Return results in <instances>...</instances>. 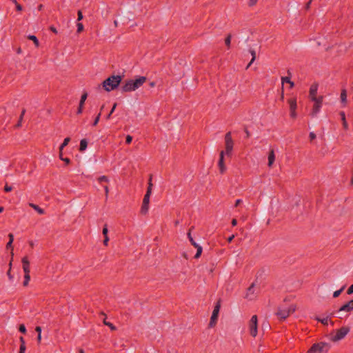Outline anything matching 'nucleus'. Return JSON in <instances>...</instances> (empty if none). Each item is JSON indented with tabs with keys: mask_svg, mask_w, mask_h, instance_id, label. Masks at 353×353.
Returning a JSON list of instances; mask_svg holds the SVG:
<instances>
[{
	"mask_svg": "<svg viewBox=\"0 0 353 353\" xmlns=\"http://www.w3.org/2000/svg\"><path fill=\"white\" fill-rule=\"evenodd\" d=\"M147 81V78L145 77L141 76L139 77L136 79H129L125 81L123 85L121 87V90L123 92H129L136 90L137 89L141 87L144 83Z\"/></svg>",
	"mask_w": 353,
	"mask_h": 353,
	"instance_id": "nucleus-1",
	"label": "nucleus"
},
{
	"mask_svg": "<svg viewBox=\"0 0 353 353\" xmlns=\"http://www.w3.org/2000/svg\"><path fill=\"white\" fill-rule=\"evenodd\" d=\"M121 81L122 77L121 75H112L103 81V87L106 91L110 92L115 90Z\"/></svg>",
	"mask_w": 353,
	"mask_h": 353,
	"instance_id": "nucleus-2",
	"label": "nucleus"
},
{
	"mask_svg": "<svg viewBox=\"0 0 353 353\" xmlns=\"http://www.w3.org/2000/svg\"><path fill=\"white\" fill-rule=\"evenodd\" d=\"M152 175L150 174L148 179V185L145 194L144 195L142 205L141 208V213L145 214L149 209L150 197L152 194L153 184L152 183Z\"/></svg>",
	"mask_w": 353,
	"mask_h": 353,
	"instance_id": "nucleus-3",
	"label": "nucleus"
},
{
	"mask_svg": "<svg viewBox=\"0 0 353 353\" xmlns=\"http://www.w3.org/2000/svg\"><path fill=\"white\" fill-rule=\"evenodd\" d=\"M22 268L24 272V281L23 282V285L26 287L28 285L29 281L30 280V261L28 260V256H24L21 259Z\"/></svg>",
	"mask_w": 353,
	"mask_h": 353,
	"instance_id": "nucleus-4",
	"label": "nucleus"
},
{
	"mask_svg": "<svg viewBox=\"0 0 353 353\" xmlns=\"http://www.w3.org/2000/svg\"><path fill=\"white\" fill-rule=\"evenodd\" d=\"M234 148V141L232 138L231 132H228L225 134V154L228 157H231L232 154V150Z\"/></svg>",
	"mask_w": 353,
	"mask_h": 353,
	"instance_id": "nucleus-5",
	"label": "nucleus"
},
{
	"mask_svg": "<svg viewBox=\"0 0 353 353\" xmlns=\"http://www.w3.org/2000/svg\"><path fill=\"white\" fill-rule=\"evenodd\" d=\"M294 311L295 307L293 305H291L287 308L279 307L276 313V315L279 319L285 320L290 316V314L293 313Z\"/></svg>",
	"mask_w": 353,
	"mask_h": 353,
	"instance_id": "nucleus-6",
	"label": "nucleus"
},
{
	"mask_svg": "<svg viewBox=\"0 0 353 353\" xmlns=\"http://www.w3.org/2000/svg\"><path fill=\"white\" fill-rule=\"evenodd\" d=\"M328 351V345L325 343H314L310 348L309 353H323Z\"/></svg>",
	"mask_w": 353,
	"mask_h": 353,
	"instance_id": "nucleus-7",
	"label": "nucleus"
},
{
	"mask_svg": "<svg viewBox=\"0 0 353 353\" xmlns=\"http://www.w3.org/2000/svg\"><path fill=\"white\" fill-rule=\"evenodd\" d=\"M323 96L318 97V99H313L312 101L314 103L311 112V115L315 117L320 111L323 103Z\"/></svg>",
	"mask_w": 353,
	"mask_h": 353,
	"instance_id": "nucleus-8",
	"label": "nucleus"
},
{
	"mask_svg": "<svg viewBox=\"0 0 353 353\" xmlns=\"http://www.w3.org/2000/svg\"><path fill=\"white\" fill-rule=\"evenodd\" d=\"M258 320H257V316L253 315L249 322V330H250V334L252 336L255 337L257 335V324Z\"/></svg>",
	"mask_w": 353,
	"mask_h": 353,
	"instance_id": "nucleus-9",
	"label": "nucleus"
},
{
	"mask_svg": "<svg viewBox=\"0 0 353 353\" xmlns=\"http://www.w3.org/2000/svg\"><path fill=\"white\" fill-rule=\"evenodd\" d=\"M220 307H221V301L219 300L213 310L212 314L211 316L210 321L209 323L210 327H213L216 324L217 319H218V315L219 313Z\"/></svg>",
	"mask_w": 353,
	"mask_h": 353,
	"instance_id": "nucleus-10",
	"label": "nucleus"
},
{
	"mask_svg": "<svg viewBox=\"0 0 353 353\" xmlns=\"http://www.w3.org/2000/svg\"><path fill=\"white\" fill-rule=\"evenodd\" d=\"M350 332V328L348 327H341L340 329L337 330L336 332V334L332 336L333 341H337L343 339Z\"/></svg>",
	"mask_w": 353,
	"mask_h": 353,
	"instance_id": "nucleus-11",
	"label": "nucleus"
},
{
	"mask_svg": "<svg viewBox=\"0 0 353 353\" xmlns=\"http://www.w3.org/2000/svg\"><path fill=\"white\" fill-rule=\"evenodd\" d=\"M225 155H226V154H225L224 150H221L219 153V159L218 161V167L219 169V172L221 174H224L226 171V166L225 165V161H224Z\"/></svg>",
	"mask_w": 353,
	"mask_h": 353,
	"instance_id": "nucleus-12",
	"label": "nucleus"
},
{
	"mask_svg": "<svg viewBox=\"0 0 353 353\" xmlns=\"http://www.w3.org/2000/svg\"><path fill=\"white\" fill-rule=\"evenodd\" d=\"M317 90H318V84L316 83L312 84V85L310 86V91H309V97L311 100H312L314 98L318 99V97H316Z\"/></svg>",
	"mask_w": 353,
	"mask_h": 353,
	"instance_id": "nucleus-13",
	"label": "nucleus"
},
{
	"mask_svg": "<svg viewBox=\"0 0 353 353\" xmlns=\"http://www.w3.org/2000/svg\"><path fill=\"white\" fill-rule=\"evenodd\" d=\"M353 310V300H350L345 304L343 305L338 310V312L345 311L347 312Z\"/></svg>",
	"mask_w": 353,
	"mask_h": 353,
	"instance_id": "nucleus-14",
	"label": "nucleus"
},
{
	"mask_svg": "<svg viewBox=\"0 0 353 353\" xmlns=\"http://www.w3.org/2000/svg\"><path fill=\"white\" fill-rule=\"evenodd\" d=\"M290 105V110H296L297 108L296 99L295 97L290 98L288 100Z\"/></svg>",
	"mask_w": 353,
	"mask_h": 353,
	"instance_id": "nucleus-15",
	"label": "nucleus"
},
{
	"mask_svg": "<svg viewBox=\"0 0 353 353\" xmlns=\"http://www.w3.org/2000/svg\"><path fill=\"white\" fill-rule=\"evenodd\" d=\"M275 154L273 149L270 150L268 154V166L271 167L274 162Z\"/></svg>",
	"mask_w": 353,
	"mask_h": 353,
	"instance_id": "nucleus-16",
	"label": "nucleus"
},
{
	"mask_svg": "<svg viewBox=\"0 0 353 353\" xmlns=\"http://www.w3.org/2000/svg\"><path fill=\"white\" fill-rule=\"evenodd\" d=\"M339 114L341 116V119L343 123V127L345 130H347L348 129V124L345 119V114L343 111H341L340 112Z\"/></svg>",
	"mask_w": 353,
	"mask_h": 353,
	"instance_id": "nucleus-17",
	"label": "nucleus"
},
{
	"mask_svg": "<svg viewBox=\"0 0 353 353\" xmlns=\"http://www.w3.org/2000/svg\"><path fill=\"white\" fill-rule=\"evenodd\" d=\"M19 341H20L21 344H20L19 353H25L26 347V342H25L24 338L23 336H20Z\"/></svg>",
	"mask_w": 353,
	"mask_h": 353,
	"instance_id": "nucleus-18",
	"label": "nucleus"
},
{
	"mask_svg": "<svg viewBox=\"0 0 353 353\" xmlns=\"http://www.w3.org/2000/svg\"><path fill=\"white\" fill-rule=\"evenodd\" d=\"M88 147V141L85 139H83L80 141V145H79V151L83 152L86 150Z\"/></svg>",
	"mask_w": 353,
	"mask_h": 353,
	"instance_id": "nucleus-19",
	"label": "nucleus"
},
{
	"mask_svg": "<svg viewBox=\"0 0 353 353\" xmlns=\"http://www.w3.org/2000/svg\"><path fill=\"white\" fill-rule=\"evenodd\" d=\"M281 82H282V84H283L284 83H289L290 85V88H292L294 86V83L293 81H292L290 80V77H282L281 78Z\"/></svg>",
	"mask_w": 353,
	"mask_h": 353,
	"instance_id": "nucleus-20",
	"label": "nucleus"
},
{
	"mask_svg": "<svg viewBox=\"0 0 353 353\" xmlns=\"http://www.w3.org/2000/svg\"><path fill=\"white\" fill-rule=\"evenodd\" d=\"M30 206L34 210H36L39 214H44V210L42 208H41L39 205L34 203H30Z\"/></svg>",
	"mask_w": 353,
	"mask_h": 353,
	"instance_id": "nucleus-21",
	"label": "nucleus"
},
{
	"mask_svg": "<svg viewBox=\"0 0 353 353\" xmlns=\"http://www.w3.org/2000/svg\"><path fill=\"white\" fill-rule=\"evenodd\" d=\"M28 39L29 40L32 41L37 48H38L39 46V40H38V39H37V37L36 36H34V35H28Z\"/></svg>",
	"mask_w": 353,
	"mask_h": 353,
	"instance_id": "nucleus-22",
	"label": "nucleus"
},
{
	"mask_svg": "<svg viewBox=\"0 0 353 353\" xmlns=\"http://www.w3.org/2000/svg\"><path fill=\"white\" fill-rule=\"evenodd\" d=\"M103 323L104 325L108 326L112 331H115L117 330L116 326H114L112 323L106 321V317L103 319Z\"/></svg>",
	"mask_w": 353,
	"mask_h": 353,
	"instance_id": "nucleus-23",
	"label": "nucleus"
},
{
	"mask_svg": "<svg viewBox=\"0 0 353 353\" xmlns=\"http://www.w3.org/2000/svg\"><path fill=\"white\" fill-rule=\"evenodd\" d=\"M341 102L344 103L347 101V92L345 90H342L341 92Z\"/></svg>",
	"mask_w": 353,
	"mask_h": 353,
	"instance_id": "nucleus-24",
	"label": "nucleus"
},
{
	"mask_svg": "<svg viewBox=\"0 0 353 353\" xmlns=\"http://www.w3.org/2000/svg\"><path fill=\"white\" fill-rule=\"evenodd\" d=\"M70 141V137H66L64 140H63V142L61 144L60 147H59V150H63V149L66 146L68 145V144L69 143V142Z\"/></svg>",
	"mask_w": 353,
	"mask_h": 353,
	"instance_id": "nucleus-25",
	"label": "nucleus"
},
{
	"mask_svg": "<svg viewBox=\"0 0 353 353\" xmlns=\"http://www.w3.org/2000/svg\"><path fill=\"white\" fill-rule=\"evenodd\" d=\"M232 35L229 34L225 39V44L227 46L228 49L230 48Z\"/></svg>",
	"mask_w": 353,
	"mask_h": 353,
	"instance_id": "nucleus-26",
	"label": "nucleus"
},
{
	"mask_svg": "<svg viewBox=\"0 0 353 353\" xmlns=\"http://www.w3.org/2000/svg\"><path fill=\"white\" fill-rule=\"evenodd\" d=\"M195 248H196V253L194 256V258L199 259L202 254L203 248L201 245H198V247H196Z\"/></svg>",
	"mask_w": 353,
	"mask_h": 353,
	"instance_id": "nucleus-27",
	"label": "nucleus"
},
{
	"mask_svg": "<svg viewBox=\"0 0 353 353\" xmlns=\"http://www.w3.org/2000/svg\"><path fill=\"white\" fill-rule=\"evenodd\" d=\"M87 97H88V93L84 92L81 97L79 104L81 105H84V103H85V101Z\"/></svg>",
	"mask_w": 353,
	"mask_h": 353,
	"instance_id": "nucleus-28",
	"label": "nucleus"
},
{
	"mask_svg": "<svg viewBox=\"0 0 353 353\" xmlns=\"http://www.w3.org/2000/svg\"><path fill=\"white\" fill-rule=\"evenodd\" d=\"M250 52L252 57V59H251L250 62L248 65L247 68L251 65V64L254 62V61L256 59V52H255V51L254 50H250Z\"/></svg>",
	"mask_w": 353,
	"mask_h": 353,
	"instance_id": "nucleus-29",
	"label": "nucleus"
},
{
	"mask_svg": "<svg viewBox=\"0 0 353 353\" xmlns=\"http://www.w3.org/2000/svg\"><path fill=\"white\" fill-rule=\"evenodd\" d=\"M345 288V286L344 285L340 290L335 291L333 294V297L337 298L341 294V292L343 291Z\"/></svg>",
	"mask_w": 353,
	"mask_h": 353,
	"instance_id": "nucleus-30",
	"label": "nucleus"
},
{
	"mask_svg": "<svg viewBox=\"0 0 353 353\" xmlns=\"http://www.w3.org/2000/svg\"><path fill=\"white\" fill-rule=\"evenodd\" d=\"M77 33H81L84 29V27H83V25L82 23L78 22L77 24Z\"/></svg>",
	"mask_w": 353,
	"mask_h": 353,
	"instance_id": "nucleus-31",
	"label": "nucleus"
},
{
	"mask_svg": "<svg viewBox=\"0 0 353 353\" xmlns=\"http://www.w3.org/2000/svg\"><path fill=\"white\" fill-rule=\"evenodd\" d=\"M98 181L99 183L109 182V179L106 176H101L99 177Z\"/></svg>",
	"mask_w": 353,
	"mask_h": 353,
	"instance_id": "nucleus-32",
	"label": "nucleus"
},
{
	"mask_svg": "<svg viewBox=\"0 0 353 353\" xmlns=\"http://www.w3.org/2000/svg\"><path fill=\"white\" fill-rule=\"evenodd\" d=\"M101 114V113L99 112L98 114V115L95 117V119H94V121L92 123V125L93 126H96L98 124V123L99 121V119H100Z\"/></svg>",
	"mask_w": 353,
	"mask_h": 353,
	"instance_id": "nucleus-33",
	"label": "nucleus"
},
{
	"mask_svg": "<svg viewBox=\"0 0 353 353\" xmlns=\"http://www.w3.org/2000/svg\"><path fill=\"white\" fill-rule=\"evenodd\" d=\"M102 233H103V235L104 237L108 236V225L107 224L104 225Z\"/></svg>",
	"mask_w": 353,
	"mask_h": 353,
	"instance_id": "nucleus-34",
	"label": "nucleus"
},
{
	"mask_svg": "<svg viewBox=\"0 0 353 353\" xmlns=\"http://www.w3.org/2000/svg\"><path fill=\"white\" fill-rule=\"evenodd\" d=\"M10 268L7 272V275L10 280H12L13 279V276L11 274V267H12V261L9 263Z\"/></svg>",
	"mask_w": 353,
	"mask_h": 353,
	"instance_id": "nucleus-35",
	"label": "nucleus"
},
{
	"mask_svg": "<svg viewBox=\"0 0 353 353\" xmlns=\"http://www.w3.org/2000/svg\"><path fill=\"white\" fill-rule=\"evenodd\" d=\"M19 331L23 334L26 333V328L23 324H21L19 327Z\"/></svg>",
	"mask_w": 353,
	"mask_h": 353,
	"instance_id": "nucleus-36",
	"label": "nucleus"
},
{
	"mask_svg": "<svg viewBox=\"0 0 353 353\" xmlns=\"http://www.w3.org/2000/svg\"><path fill=\"white\" fill-rule=\"evenodd\" d=\"M117 104L116 103H114L112 110L110 111V113L106 117V119H109L110 118L111 114L113 113V112L114 111V110H115V108L117 107Z\"/></svg>",
	"mask_w": 353,
	"mask_h": 353,
	"instance_id": "nucleus-37",
	"label": "nucleus"
},
{
	"mask_svg": "<svg viewBox=\"0 0 353 353\" xmlns=\"http://www.w3.org/2000/svg\"><path fill=\"white\" fill-rule=\"evenodd\" d=\"M132 137L130 135H127V137L125 138V143L130 144L132 143Z\"/></svg>",
	"mask_w": 353,
	"mask_h": 353,
	"instance_id": "nucleus-38",
	"label": "nucleus"
},
{
	"mask_svg": "<svg viewBox=\"0 0 353 353\" xmlns=\"http://www.w3.org/2000/svg\"><path fill=\"white\" fill-rule=\"evenodd\" d=\"M83 106L84 105H81L79 104V107H78L77 111V114H80L83 112Z\"/></svg>",
	"mask_w": 353,
	"mask_h": 353,
	"instance_id": "nucleus-39",
	"label": "nucleus"
},
{
	"mask_svg": "<svg viewBox=\"0 0 353 353\" xmlns=\"http://www.w3.org/2000/svg\"><path fill=\"white\" fill-rule=\"evenodd\" d=\"M318 321H321V323H323V325H327L328 324V318H324L323 319H318Z\"/></svg>",
	"mask_w": 353,
	"mask_h": 353,
	"instance_id": "nucleus-40",
	"label": "nucleus"
},
{
	"mask_svg": "<svg viewBox=\"0 0 353 353\" xmlns=\"http://www.w3.org/2000/svg\"><path fill=\"white\" fill-rule=\"evenodd\" d=\"M77 21H79L83 19V14H82V12L81 10H79L78 12H77Z\"/></svg>",
	"mask_w": 353,
	"mask_h": 353,
	"instance_id": "nucleus-41",
	"label": "nucleus"
},
{
	"mask_svg": "<svg viewBox=\"0 0 353 353\" xmlns=\"http://www.w3.org/2000/svg\"><path fill=\"white\" fill-rule=\"evenodd\" d=\"M254 284L252 283L248 289V294L247 296H248L249 293H253V288H254Z\"/></svg>",
	"mask_w": 353,
	"mask_h": 353,
	"instance_id": "nucleus-42",
	"label": "nucleus"
},
{
	"mask_svg": "<svg viewBox=\"0 0 353 353\" xmlns=\"http://www.w3.org/2000/svg\"><path fill=\"white\" fill-rule=\"evenodd\" d=\"M309 137H310V141H313L314 139H316V136L314 132H312L310 133Z\"/></svg>",
	"mask_w": 353,
	"mask_h": 353,
	"instance_id": "nucleus-43",
	"label": "nucleus"
},
{
	"mask_svg": "<svg viewBox=\"0 0 353 353\" xmlns=\"http://www.w3.org/2000/svg\"><path fill=\"white\" fill-rule=\"evenodd\" d=\"M14 4H15V6H16V10L17 11H21L23 10V7L21 6V5L18 3L17 1V3H14Z\"/></svg>",
	"mask_w": 353,
	"mask_h": 353,
	"instance_id": "nucleus-44",
	"label": "nucleus"
},
{
	"mask_svg": "<svg viewBox=\"0 0 353 353\" xmlns=\"http://www.w3.org/2000/svg\"><path fill=\"white\" fill-rule=\"evenodd\" d=\"M12 241H8L6 244V249H11L12 250H13V247H12Z\"/></svg>",
	"mask_w": 353,
	"mask_h": 353,
	"instance_id": "nucleus-45",
	"label": "nucleus"
},
{
	"mask_svg": "<svg viewBox=\"0 0 353 353\" xmlns=\"http://www.w3.org/2000/svg\"><path fill=\"white\" fill-rule=\"evenodd\" d=\"M347 294H353V284L351 285L349 288L347 289Z\"/></svg>",
	"mask_w": 353,
	"mask_h": 353,
	"instance_id": "nucleus-46",
	"label": "nucleus"
},
{
	"mask_svg": "<svg viewBox=\"0 0 353 353\" xmlns=\"http://www.w3.org/2000/svg\"><path fill=\"white\" fill-rule=\"evenodd\" d=\"M12 188L11 186L8 185L7 184L4 187V191L6 192H9L12 191Z\"/></svg>",
	"mask_w": 353,
	"mask_h": 353,
	"instance_id": "nucleus-47",
	"label": "nucleus"
},
{
	"mask_svg": "<svg viewBox=\"0 0 353 353\" xmlns=\"http://www.w3.org/2000/svg\"><path fill=\"white\" fill-rule=\"evenodd\" d=\"M194 228V227H191V228L189 230V232H188L187 235H188V238L189 239V241H190L191 239H193L192 235H191V231Z\"/></svg>",
	"mask_w": 353,
	"mask_h": 353,
	"instance_id": "nucleus-48",
	"label": "nucleus"
},
{
	"mask_svg": "<svg viewBox=\"0 0 353 353\" xmlns=\"http://www.w3.org/2000/svg\"><path fill=\"white\" fill-rule=\"evenodd\" d=\"M258 0H250L249 1V6H253L257 3Z\"/></svg>",
	"mask_w": 353,
	"mask_h": 353,
	"instance_id": "nucleus-49",
	"label": "nucleus"
},
{
	"mask_svg": "<svg viewBox=\"0 0 353 353\" xmlns=\"http://www.w3.org/2000/svg\"><path fill=\"white\" fill-rule=\"evenodd\" d=\"M108 242H109V237L108 236L104 237L103 245L107 246L108 245Z\"/></svg>",
	"mask_w": 353,
	"mask_h": 353,
	"instance_id": "nucleus-50",
	"label": "nucleus"
},
{
	"mask_svg": "<svg viewBox=\"0 0 353 353\" xmlns=\"http://www.w3.org/2000/svg\"><path fill=\"white\" fill-rule=\"evenodd\" d=\"M190 242L191 243V244L194 247H198V245H199V244H197L195 241L194 240V239H191Z\"/></svg>",
	"mask_w": 353,
	"mask_h": 353,
	"instance_id": "nucleus-51",
	"label": "nucleus"
},
{
	"mask_svg": "<svg viewBox=\"0 0 353 353\" xmlns=\"http://www.w3.org/2000/svg\"><path fill=\"white\" fill-rule=\"evenodd\" d=\"M290 116L292 118H296V110H290Z\"/></svg>",
	"mask_w": 353,
	"mask_h": 353,
	"instance_id": "nucleus-52",
	"label": "nucleus"
},
{
	"mask_svg": "<svg viewBox=\"0 0 353 353\" xmlns=\"http://www.w3.org/2000/svg\"><path fill=\"white\" fill-rule=\"evenodd\" d=\"M50 31H52L54 34H57V32H58L57 28L55 27H54V26H50Z\"/></svg>",
	"mask_w": 353,
	"mask_h": 353,
	"instance_id": "nucleus-53",
	"label": "nucleus"
},
{
	"mask_svg": "<svg viewBox=\"0 0 353 353\" xmlns=\"http://www.w3.org/2000/svg\"><path fill=\"white\" fill-rule=\"evenodd\" d=\"M62 161H64L66 165H68L70 163V159L69 158H67V157L66 158H63L62 159Z\"/></svg>",
	"mask_w": 353,
	"mask_h": 353,
	"instance_id": "nucleus-54",
	"label": "nucleus"
},
{
	"mask_svg": "<svg viewBox=\"0 0 353 353\" xmlns=\"http://www.w3.org/2000/svg\"><path fill=\"white\" fill-rule=\"evenodd\" d=\"M104 190H105V196L108 197V193H109L108 187L107 185H105L104 186Z\"/></svg>",
	"mask_w": 353,
	"mask_h": 353,
	"instance_id": "nucleus-55",
	"label": "nucleus"
},
{
	"mask_svg": "<svg viewBox=\"0 0 353 353\" xmlns=\"http://www.w3.org/2000/svg\"><path fill=\"white\" fill-rule=\"evenodd\" d=\"M35 331L38 333V334H41V327L40 326H37L35 327Z\"/></svg>",
	"mask_w": 353,
	"mask_h": 353,
	"instance_id": "nucleus-56",
	"label": "nucleus"
},
{
	"mask_svg": "<svg viewBox=\"0 0 353 353\" xmlns=\"http://www.w3.org/2000/svg\"><path fill=\"white\" fill-rule=\"evenodd\" d=\"M8 237H9V241L13 242V241H14V235H13V234L10 233L8 234Z\"/></svg>",
	"mask_w": 353,
	"mask_h": 353,
	"instance_id": "nucleus-57",
	"label": "nucleus"
},
{
	"mask_svg": "<svg viewBox=\"0 0 353 353\" xmlns=\"http://www.w3.org/2000/svg\"><path fill=\"white\" fill-rule=\"evenodd\" d=\"M242 203L241 199H237L235 202L234 206L237 207L239 205H240Z\"/></svg>",
	"mask_w": 353,
	"mask_h": 353,
	"instance_id": "nucleus-58",
	"label": "nucleus"
},
{
	"mask_svg": "<svg viewBox=\"0 0 353 353\" xmlns=\"http://www.w3.org/2000/svg\"><path fill=\"white\" fill-rule=\"evenodd\" d=\"M244 132H245L246 134V137L247 138H249L250 136V132L248 131V128H245L244 129Z\"/></svg>",
	"mask_w": 353,
	"mask_h": 353,
	"instance_id": "nucleus-59",
	"label": "nucleus"
},
{
	"mask_svg": "<svg viewBox=\"0 0 353 353\" xmlns=\"http://www.w3.org/2000/svg\"><path fill=\"white\" fill-rule=\"evenodd\" d=\"M231 223H232V226H235V225H236V224H237V221H236V219H233L232 220Z\"/></svg>",
	"mask_w": 353,
	"mask_h": 353,
	"instance_id": "nucleus-60",
	"label": "nucleus"
},
{
	"mask_svg": "<svg viewBox=\"0 0 353 353\" xmlns=\"http://www.w3.org/2000/svg\"><path fill=\"white\" fill-rule=\"evenodd\" d=\"M25 112H26V110H25V109H23L22 112H21V115H20V117H19L20 120H22L23 117V115H24Z\"/></svg>",
	"mask_w": 353,
	"mask_h": 353,
	"instance_id": "nucleus-61",
	"label": "nucleus"
},
{
	"mask_svg": "<svg viewBox=\"0 0 353 353\" xmlns=\"http://www.w3.org/2000/svg\"><path fill=\"white\" fill-rule=\"evenodd\" d=\"M41 334H38V336H37V342H38V343H41Z\"/></svg>",
	"mask_w": 353,
	"mask_h": 353,
	"instance_id": "nucleus-62",
	"label": "nucleus"
},
{
	"mask_svg": "<svg viewBox=\"0 0 353 353\" xmlns=\"http://www.w3.org/2000/svg\"><path fill=\"white\" fill-rule=\"evenodd\" d=\"M311 3H312V2L308 1V2L306 3V5H305V9H306V10L310 9Z\"/></svg>",
	"mask_w": 353,
	"mask_h": 353,
	"instance_id": "nucleus-63",
	"label": "nucleus"
},
{
	"mask_svg": "<svg viewBox=\"0 0 353 353\" xmlns=\"http://www.w3.org/2000/svg\"><path fill=\"white\" fill-rule=\"evenodd\" d=\"M234 238V235H232L231 236H230L228 239V241L229 243L232 242V241L233 240V239Z\"/></svg>",
	"mask_w": 353,
	"mask_h": 353,
	"instance_id": "nucleus-64",
	"label": "nucleus"
}]
</instances>
